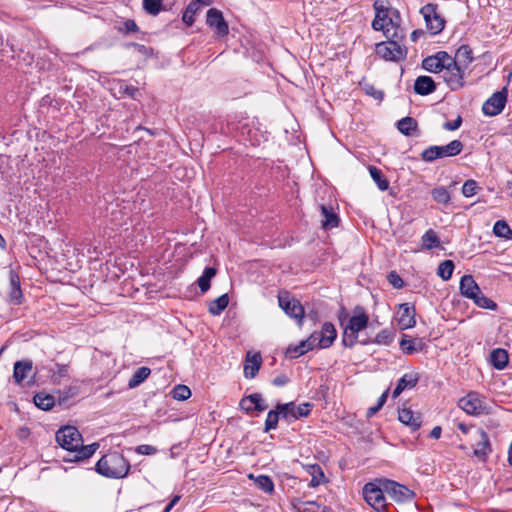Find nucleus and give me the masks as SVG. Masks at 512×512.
Returning a JSON list of instances; mask_svg holds the SVG:
<instances>
[{
  "label": "nucleus",
  "mask_w": 512,
  "mask_h": 512,
  "mask_svg": "<svg viewBox=\"0 0 512 512\" xmlns=\"http://www.w3.org/2000/svg\"><path fill=\"white\" fill-rule=\"evenodd\" d=\"M95 470L106 478L121 479L128 475L130 463L121 453L114 451L103 455L97 461Z\"/></svg>",
  "instance_id": "1"
},
{
  "label": "nucleus",
  "mask_w": 512,
  "mask_h": 512,
  "mask_svg": "<svg viewBox=\"0 0 512 512\" xmlns=\"http://www.w3.org/2000/svg\"><path fill=\"white\" fill-rule=\"evenodd\" d=\"M369 317L362 308H357L344 328L342 342L346 347H353L358 342V333L368 325Z\"/></svg>",
  "instance_id": "2"
},
{
  "label": "nucleus",
  "mask_w": 512,
  "mask_h": 512,
  "mask_svg": "<svg viewBox=\"0 0 512 512\" xmlns=\"http://www.w3.org/2000/svg\"><path fill=\"white\" fill-rule=\"evenodd\" d=\"M386 479H376L373 482L366 483L363 487V496L365 501L376 511L381 512L386 509L387 503L383 482Z\"/></svg>",
  "instance_id": "3"
},
{
  "label": "nucleus",
  "mask_w": 512,
  "mask_h": 512,
  "mask_svg": "<svg viewBox=\"0 0 512 512\" xmlns=\"http://www.w3.org/2000/svg\"><path fill=\"white\" fill-rule=\"evenodd\" d=\"M463 144L460 140H453L443 146H429L421 153V158L425 162H433L444 157H452L461 153Z\"/></svg>",
  "instance_id": "4"
},
{
  "label": "nucleus",
  "mask_w": 512,
  "mask_h": 512,
  "mask_svg": "<svg viewBox=\"0 0 512 512\" xmlns=\"http://www.w3.org/2000/svg\"><path fill=\"white\" fill-rule=\"evenodd\" d=\"M57 443L67 451H77L83 442L82 435L76 427L64 426L56 432Z\"/></svg>",
  "instance_id": "5"
},
{
  "label": "nucleus",
  "mask_w": 512,
  "mask_h": 512,
  "mask_svg": "<svg viewBox=\"0 0 512 512\" xmlns=\"http://www.w3.org/2000/svg\"><path fill=\"white\" fill-rule=\"evenodd\" d=\"M383 484V489L386 491V494L397 503H408L411 502L415 497L414 491L398 482L386 479Z\"/></svg>",
  "instance_id": "6"
},
{
  "label": "nucleus",
  "mask_w": 512,
  "mask_h": 512,
  "mask_svg": "<svg viewBox=\"0 0 512 512\" xmlns=\"http://www.w3.org/2000/svg\"><path fill=\"white\" fill-rule=\"evenodd\" d=\"M376 53L385 60L400 61L406 57L407 50L398 42L390 40L379 43L376 46Z\"/></svg>",
  "instance_id": "7"
},
{
  "label": "nucleus",
  "mask_w": 512,
  "mask_h": 512,
  "mask_svg": "<svg viewBox=\"0 0 512 512\" xmlns=\"http://www.w3.org/2000/svg\"><path fill=\"white\" fill-rule=\"evenodd\" d=\"M428 30L436 35L440 33L445 27L444 18L437 13V5L429 3L421 8Z\"/></svg>",
  "instance_id": "8"
},
{
  "label": "nucleus",
  "mask_w": 512,
  "mask_h": 512,
  "mask_svg": "<svg viewBox=\"0 0 512 512\" xmlns=\"http://www.w3.org/2000/svg\"><path fill=\"white\" fill-rule=\"evenodd\" d=\"M465 70L455 64L453 59L452 63H449V67L444 68L442 77L451 90L457 91L464 86Z\"/></svg>",
  "instance_id": "9"
},
{
  "label": "nucleus",
  "mask_w": 512,
  "mask_h": 512,
  "mask_svg": "<svg viewBox=\"0 0 512 512\" xmlns=\"http://www.w3.org/2000/svg\"><path fill=\"white\" fill-rule=\"evenodd\" d=\"M507 88L493 93L483 104L482 111L486 116H496L500 114L507 102Z\"/></svg>",
  "instance_id": "10"
},
{
  "label": "nucleus",
  "mask_w": 512,
  "mask_h": 512,
  "mask_svg": "<svg viewBox=\"0 0 512 512\" xmlns=\"http://www.w3.org/2000/svg\"><path fill=\"white\" fill-rule=\"evenodd\" d=\"M278 302L279 306L287 315L299 322L302 321L304 317V308L297 299L291 298L287 291L278 295Z\"/></svg>",
  "instance_id": "11"
},
{
  "label": "nucleus",
  "mask_w": 512,
  "mask_h": 512,
  "mask_svg": "<svg viewBox=\"0 0 512 512\" xmlns=\"http://www.w3.org/2000/svg\"><path fill=\"white\" fill-rule=\"evenodd\" d=\"M312 405L310 403H302L298 406L294 402L285 404H277V409L282 412V418L288 422L297 420L301 417H307L310 414Z\"/></svg>",
  "instance_id": "12"
},
{
  "label": "nucleus",
  "mask_w": 512,
  "mask_h": 512,
  "mask_svg": "<svg viewBox=\"0 0 512 512\" xmlns=\"http://www.w3.org/2000/svg\"><path fill=\"white\" fill-rule=\"evenodd\" d=\"M449 63H452V56L445 51H440L426 57L422 62V67L431 73H442L445 67H449Z\"/></svg>",
  "instance_id": "13"
},
{
  "label": "nucleus",
  "mask_w": 512,
  "mask_h": 512,
  "mask_svg": "<svg viewBox=\"0 0 512 512\" xmlns=\"http://www.w3.org/2000/svg\"><path fill=\"white\" fill-rule=\"evenodd\" d=\"M459 407L469 415H480L485 406L476 392H470L459 400Z\"/></svg>",
  "instance_id": "14"
},
{
  "label": "nucleus",
  "mask_w": 512,
  "mask_h": 512,
  "mask_svg": "<svg viewBox=\"0 0 512 512\" xmlns=\"http://www.w3.org/2000/svg\"><path fill=\"white\" fill-rule=\"evenodd\" d=\"M206 22L211 28L215 29L218 36L223 37L229 32L228 25L223 18L222 12L216 8H211L207 11Z\"/></svg>",
  "instance_id": "15"
},
{
  "label": "nucleus",
  "mask_w": 512,
  "mask_h": 512,
  "mask_svg": "<svg viewBox=\"0 0 512 512\" xmlns=\"http://www.w3.org/2000/svg\"><path fill=\"white\" fill-rule=\"evenodd\" d=\"M477 443L476 448L473 451L475 457L482 461H486L489 454L492 452L489 437L483 429H477Z\"/></svg>",
  "instance_id": "16"
},
{
  "label": "nucleus",
  "mask_w": 512,
  "mask_h": 512,
  "mask_svg": "<svg viewBox=\"0 0 512 512\" xmlns=\"http://www.w3.org/2000/svg\"><path fill=\"white\" fill-rule=\"evenodd\" d=\"M461 294L468 298L472 299L474 303L484 309L496 310L497 304L492 299L486 297L483 293V290H460Z\"/></svg>",
  "instance_id": "17"
},
{
  "label": "nucleus",
  "mask_w": 512,
  "mask_h": 512,
  "mask_svg": "<svg viewBox=\"0 0 512 512\" xmlns=\"http://www.w3.org/2000/svg\"><path fill=\"white\" fill-rule=\"evenodd\" d=\"M262 364V357L260 353H251L248 352L246 354L245 363H244V376L246 378L252 379L254 378Z\"/></svg>",
  "instance_id": "18"
},
{
  "label": "nucleus",
  "mask_w": 512,
  "mask_h": 512,
  "mask_svg": "<svg viewBox=\"0 0 512 512\" xmlns=\"http://www.w3.org/2000/svg\"><path fill=\"white\" fill-rule=\"evenodd\" d=\"M316 341V338L314 335H312L307 340L301 341L297 345H290L285 352V355L287 358L294 359L298 358L308 351L312 350L314 347V343Z\"/></svg>",
  "instance_id": "19"
},
{
  "label": "nucleus",
  "mask_w": 512,
  "mask_h": 512,
  "mask_svg": "<svg viewBox=\"0 0 512 512\" xmlns=\"http://www.w3.org/2000/svg\"><path fill=\"white\" fill-rule=\"evenodd\" d=\"M398 419L401 423L409 426L412 431L421 427L422 419L419 413L413 412L410 408H402L398 411Z\"/></svg>",
  "instance_id": "20"
},
{
  "label": "nucleus",
  "mask_w": 512,
  "mask_h": 512,
  "mask_svg": "<svg viewBox=\"0 0 512 512\" xmlns=\"http://www.w3.org/2000/svg\"><path fill=\"white\" fill-rule=\"evenodd\" d=\"M419 381L418 373H406L397 382L392 392V397L397 398L404 390L414 388Z\"/></svg>",
  "instance_id": "21"
},
{
  "label": "nucleus",
  "mask_w": 512,
  "mask_h": 512,
  "mask_svg": "<svg viewBox=\"0 0 512 512\" xmlns=\"http://www.w3.org/2000/svg\"><path fill=\"white\" fill-rule=\"evenodd\" d=\"M391 26L393 28L392 19L388 16L387 10H377V14L372 22V27L374 30L383 31L386 35H388Z\"/></svg>",
  "instance_id": "22"
},
{
  "label": "nucleus",
  "mask_w": 512,
  "mask_h": 512,
  "mask_svg": "<svg viewBox=\"0 0 512 512\" xmlns=\"http://www.w3.org/2000/svg\"><path fill=\"white\" fill-rule=\"evenodd\" d=\"M400 317L398 319L401 329H408L415 325V311L413 307H410L408 303L400 305Z\"/></svg>",
  "instance_id": "23"
},
{
  "label": "nucleus",
  "mask_w": 512,
  "mask_h": 512,
  "mask_svg": "<svg viewBox=\"0 0 512 512\" xmlns=\"http://www.w3.org/2000/svg\"><path fill=\"white\" fill-rule=\"evenodd\" d=\"M400 348L405 354L411 355L422 351L424 348V343L421 339L408 338V336L404 334L400 341Z\"/></svg>",
  "instance_id": "24"
},
{
  "label": "nucleus",
  "mask_w": 512,
  "mask_h": 512,
  "mask_svg": "<svg viewBox=\"0 0 512 512\" xmlns=\"http://www.w3.org/2000/svg\"><path fill=\"white\" fill-rule=\"evenodd\" d=\"M436 85L429 76H419L414 83V91L419 95H428L435 91Z\"/></svg>",
  "instance_id": "25"
},
{
  "label": "nucleus",
  "mask_w": 512,
  "mask_h": 512,
  "mask_svg": "<svg viewBox=\"0 0 512 512\" xmlns=\"http://www.w3.org/2000/svg\"><path fill=\"white\" fill-rule=\"evenodd\" d=\"M336 330L332 323L326 322L322 326L320 337H315L319 340V344L322 348L329 347L336 338Z\"/></svg>",
  "instance_id": "26"
},
{
  "label": "nucleus",
  "mask_w": 512,
  "mask_h": 512,
  "mask_svg": "<svg viewBox=\"0 0 512 512\" xmlns=\"http://www.w3.org/2000/svg\"><path fill=\"white\" fill-rule=\"evenodd\" d=\"M455 64L467 69L468 65L473 61L472 50L468 45H461L453 57Z\"/></svg>",
  "instance_id": "27"
},
{
  "label": "nucleus",
  "mask_w": 512,
  "mask_h": 512,
  "mask_svg": "<svg viewBox=\"0 0 512 512\" xmlns=\"http://www.w3.org/2000/svg\"><path fill=\"white\" fill-rule=\"evenodd\" d=\"M490 361L494 368L504 369L509 361L507 351L500 348L494 349L490 354Z\"/></svg>",
  "instance_id": "28"
},
{
  "label": "nucleus",
  "mask_w": 512,
  "mask_h": 512,
  "mask_svg": "<svg viewBox=\"0 0 512 512\" xmlns=\"http://www.w3.org/2000/svg\"><path fill=\"white\" fill-rule=\"evenodd\" d=\"M32 370V362L30 360L17 361L14 364L13 377L17 383H21L27 374Z\"/></svg>",
  "instance_id": "29"
},
{
  "label": "nucleus",
  "mask_w": 512,
  "mask_h": 512,
  "mask_svg": "<svg viewBox=\"0 0 512 512\" xmlns=\"http://www.w3.org/2000/svg\"><path fill=\"white\" fill-rule=\"evenodd\" d=\"M229 301L230 299L228 294H223L220 297L211 300L208 304L209 313L212 314L213 316L220 315L228 306Z\"/></svg>",
  "instance_id": "30"
},
{
  "label": "nucleus",
  "mask_w": 512,
  "mask_h": 512,
  "mask_svg": "<svg viewBox=\"0 0 512 512\" xmlns=\"http://www.w3.org/2000/svg\"><path fill=\"white\" fill-rule=\"evenodd\" d=\"M397 128L402 134L411 136L417 130V121L412 117H404L397 122Z\"/></svg>",
  "instance_id": "31"
},
{
  "label": "nucleus",
  "mask_w": 512,
  "mask_h": 512,
  "mask_svg": "<svg viewBox=\"0 0 512 512\" xmlns=\"http://www.w3.org/2000/svg\"><path fill=\"white\" fill-rule=\"evenodd\" d=\"M321 213L323 216L322 226L325 229H331L338 225L339 218L333 212L332 209L327 208L326 206H321Z\"/></svg>",
  "instance_id": "32"
},
{
  "label": "nucleus",
  "mask_w": 512,
  "mask_h": 512,
  "mask_svg": "<svg viewBox=\"0 0 512 512\" xmlns=\"http://www.w3.org/2000/svg\"><path fill=\"white\" fill-rule=\"evenodd\" d=\"M297 512H326V507L315 501H298L294 504Z\"/></svg>",
  "instance_id": "33"
},
{
  "label": "nucleus",
  "mask_w": 512,
  "mask_h": 512,
  "mask_svg": "<svg viewBox=\"0 0 512 512\" xmlns=\"http://www.w3.org/2000/svg\"><path fill=\"white\" fill-rule=\"evenodd\" d=\"M150 373L151 370L148 367L143 366L138 368L130 378L128 382V387L132 389L139 386L149 377Z\"/></svg>",
  "instance_id": "34"
},
{
  "label": "nucleus",
  "mask_w": 512,
  "mask_h": 512,
  "mask_svg": "<svg viewBox=\"0 0 512 512\" xmlns=\"http://www.w3.org/2000/svg\"><path fill=\"white\" fill-rule=\"evenodd\" d=\"M34 404L42 409V410H50L54 404H55V399H54V396L50 395V394H45V393H37L34 398Z\"/></svg>",
  "instance_id": "35"
},
{
  "label": "nucleus",
  "mask_w": 512,
  "mask_h": 512,
  "mask_svg": "<svg viewBox=\"0 0 512 512\" xmlns=\"http://www.w3.org/2000/svg\"><path fill=\"white\" fill-rule=\"evenodd\" d=\"M422 247L426 250L437 248L440 245L437 233L433 229H429L421 238Z\"/></svg>",
  "instance_id": "36"
},
{
  "label": "nucleus",
  "mask_w": 512,
  "mask_h": 512,
  "mask_svg": "<svg viewBox=\"0 0 512 512\" xmlns=\"http://www.w3.org/2000/svg\"><path fill=\"white\" fill-rule=\"evenodd\" d=\"M245 403L253 404L254 410L258 412H262L267 409V405L265 404L262 395L260 393H253L248 396L242 398V405Z\"/></svg>",
  "instance_id": "37"
},
{
  "label": "nucleus",
  "mask_w": 512,
  "mask_h": 512,
  "mask_svg": "<svg viewBox=\"0 0 512 512\" xmlns=\"http://www.w3.org/2000/svg\"><path fill=\"white\" fill-rule=\"evenodd\" d=\"M369 173H370V176L372 177V179L374 180V182L376 183V185L378 186V188L381 190V191H385L388 189L389 187V182L388 180L383 176L382 172L380 169H378L377 167L375 166H369Z\"/></svg>",
  "instance_id": "38"
},
{
  "label": "nucleus",
  "mask_w": 512,
  "mask_h": 512,
  "mask_svg": "<svg viewBox=\"0 0 512 512\" xmlns=\"http://www.w3.org/2000/svg\"><path fill=\"white\" fill-rule=\"evenodd\" d=\"M280 417H282L280 409L276 408L275 410H270L265 420L264 431L269 432L270 430L276 429Z\"/></svg>",
  "instance_id": "39"
},
{
  "label": "nucleus",
  "mask_w": 512,
  "mask_h": 512,
  "mask_svg": "<svg viewBox=\"0 0 512 512\" xmlns=\"http://www.w3.org/2000/svg\"><path fill=\"white\" fill-rule=\"evenodd\" d=\"M493 233L497 237L509 239L512 235V229H510L509 225L505 220H498L495 222L493 226Z\"/></svg>",
  "instance_id": "40"
},
{
  "label": "nucleus",
  "mask_w": 512,
  "mask_h": 512,
  "mask_svg": "<svg viewBox=\"0 0 512 512\" xmlns=\"http://www.w3.org/2000/svg\"><path fill=\"white\" fill-rule=\"evenodd\" d=\"M98 448H99L98 443H93V444H90L87 446H84L82 443L81 446L79 448H77V451H75L76 452L75 458H76V460L87 459V458L91 457Z\"/></svg>",
  "instance_id": "41"
},
{
  "label": "nucleus",
  "mask_w": 512,
  "mask_h": 512,
  "mask_svg": "<svg viewBox=\"0 0 512 512\" xmlns=\"http://www.w3.org/2000/svg\"><path fill=\"white\" fill-rule=\"evenodd\" d=\"M255 484L259 489L266 493H272L274 491V483L269 476L260 475L256 477Z\"/></svg>",
  "instance_id": "42"
},
{
  "label": "nucleus",
  "mask_w": 512,
  "mask_h": 512,
  "mask_svg": "<svg viewBox=\"0 0 512 512\" xmlns=\"http://www.w3.org/2000/svg\"><path fill=\"white\" fill-rule=\"evenodd\" d=\"M200 6L197 2H191L183 13L182 20L188 26L194 23V16L199 10Z\"/></svg>",
  "instance_id": "43"
},
{
  "label": "nucleus",
  "mask_w": 512,
  "mask_h": 512,
  "mask_svg": "<svg viewBox=\"0 0 512 512\" xmlns=\"http://www.w3.org/2000/svg\"><path fill=\"white\" fill-rule=\"evenodd\" d=\"M454 270V263L451 260L441 262L437 269V275L442 279L447 280L451 277Z\"/></svg>",
  "instance_id": "44"
},
{
  "label": "nucleus",
  "mask_w": 512,
  "mask_h": 512,
  "mask_svg": "<svg viewBox=\"0 0 512 512\" xmlns=\"http://www.w3.org/2000/svg\"><path fill=\"white\" fill-rule=\"evenodd\" d=\"M215 275L216 269L213 267H207L197 280L199 288H210V281Z\"/></svg>",
  "instance_id": "45"
},
{
  "label": "nucleus",
  "mask_w": 512,
  "mask_h": 512,
  "mask_svg": "<svg viewBox=\"0 0 512 512\" xmlns=\"http://www.w3.org/2000/svg\"><path fill=\"white\" fill-rule=\"evenodd\" d=\"M432 198L441 204H447L450 201V193L445 187L434 188L431 192Z\"/></svg>",
  "instance_id": "46"
},
{
  "label": "nucleus",
  "mask_w": 512,
  "mask_h": 512,
  "mask_svg": "<svg viewBox=\"0 0 512 512\" xmlns=\"http://www.w3.org/2000/svg\"><path fill=\"white\" fill-rule=\"evenodd\" d=\"M172 397L175 400L183 401L191 396V390L186 385H176L172 390Z\"/></svg>",
  "instance_id": "47"
},
{
  "label": "nucleus",
  "mask_w": 512,
  "mask_h": 512,
  "mask_svg": "<svg viewBox=\"0 0 512 512\" xmlns=\"http://www.w3.org/2000/svg\"><path fill=\"white\" fill-rule=\"evenodd\" d=\"M311 475H312V478H311L309 486L313 487V488L319 486L325 478V475L319 465L312 466Z\"/></svg>",
  "instance_id": "48"
},
{
  "label": "nucleus",
  "mask_w": 512,
  "mask_h": 512,
  "mask_svg": "<svg viewBox=\"0 0 512 512\" xmlns=\"http://www.w3.org/2000/svg\"><path fill=\"white\" fill-rule=\"evenodd\" d=\"M162 0H143L144 10L151 14L157 15L161 11Z\"/></svg>",
  "instance_id": "49"
},
{
  "label": "nucleus",
  "mask_w": 512,
  "mask_h": 512,
  "mask_svg": "<svg viewBox=\"0 0 512 512\" xmlns=\"http://www.w3.org/2000/svg\"><path fill=\"white\" fill-rule=\"evenodd\" d=\"M393 341V333L390 330L384 329L380 331L375 339L373 340L374 343L380 344V345H390Z\"/></svg>",
  "instance_id": "50"
},
{
  "label": "nucleus",
  "mask_w": 512,
  "mask_h": 512,
  "mask_svg": "<svg viewBox=\"0 0 512 512\" xmlns=\"http://www.w3.org/2000/svg\"><path fill=\"white\" fill-rule=\"evenodd\" d=\"M478 190V185H477V182L475 180H467L464 182L463 184V187H462V194L465 196V197H472L473 195L476 194Z\"/></svg>",
  "instance_id": "51"
},
{
  "label": "nucleus",
  "mask_w": 512,
  "mask_h": 512,
  "mask_svg": "<svg viewBox=\"0 0 512 512\" xmlns=\"http://www.w3.org/2000/svg\"><path fill=\"white\" fill-rule=\"evenodd\" d=\"M387 397H388V390H386L385 392L382 393V395L378 398V402L375 406L368 408L367 417L374 416L385 404Z\"/></svg>",
  "instance_id": "52"
},
{
  "label": "nucleus",
  "mask_w": 512,
  "mask_h": 512,
  "mask_svg": "<svg viewBox=\"0 0 512 512\" xmlns=\"http://www.w3.org/2000/svg\"><path fill=\"white\" fill-rule=\"evenodd\" d=\"M459 288H479L477 283L475 282L473 276L464 275L462 276L459 284Z\"/></svg>",
  "instance_id": "53"
},
{
  "label": "nucleus",
  "mask_w": 512,
  "mask_h": 512,
  "mask_svg": "<svg viewBox=\"0 0 512 512\" xmlns=\"http://www.w3.org/2000/svg\"><path fill=\"white\" fill-rule=\"evenodd\" d=\"M8 298L9 301L14 305L21 304L24 298L23 290H10Z\"/></svg>",
  "instance_id": "54"
},
{
  "label": "nucleus",
  "mask_w": 512,
  "mask_h": 512,
  "mask_svg": "<svg viewBox=\"0 0 512 512\" xmlns=\"http://www.w3.org/2000/svg\"><path fill=\"white\" fill-rule=\"evenodd\" d=\"M388 282L394 287V288H401L403 286V280L402 278L394 271L390 272L387 276Z\"/></svg>",
  "instance_id": "55"
},
{
  "label": "nucleus",
  "mask_w": 512,
  "mask_h": 512,
  "mask_svg": "<svg viewBox=\"0 0 512 512\" xmlns=\"http://www.w3.org/2000/svg\"><path fill=\"white\" fill-rule=\"evenodd\" d=\"M136 452L141 455H153L157 449L152 445L143 444L136 447Z\"/></svg>",
  "instance_id": "56"
},
{
  "label": "nucleus",
  "mask_w": 512,
  "mask_h": 512,
  "mask_svg": "<svg viewBox=\"0 0 512 512\" xmlns=\"http://www.w3.org/2000/svg\"><path fill=\"white\" fill-rule=\"evenodd\" d=\"M462 124V117L460 115L454 121H447L443 124V128L448 131L457 130Z\"/></svg>",
  "instance_id": "57"
},
{
  "label": "nucleus",
  "mask_w": 512,
  "mask_h": 512,
  "mask_svg": "<svg viewBox=\"0 0 512 512\" xmlns=\"http://www.w3.org/2000/svg\"><path fill=\"white\" fill-rule=\"evenodd\" d=\"M8 275L11 288H20L19 276L13 270H9Z\"/></svg>",
  "instance_id": "58"
},
{
  "label": "nucleus",
  "mask_w": 512,
  "mask_h": 512,
  "mask_svg": "<svg viewBox=\"0 0 512 512\" xmlns=\"http://www.w3.org/2000/svg\"><path fill=\"white\" fill-rule=\"evenodd\" d=\"M289 382V378L285 375V374H281V375H278L276 376L272 383L275 385V386H278V387H281V386H284L286 385L287 383Z\"/></svg>",
  "instance_id": "59"
},
{
  "label": "nucleus",
  "mask_w": 512,
  "mask_h": 512,
  "mask_svg": "<svg viewBox=\"0 0 512 512\" xmlns=\"http://www.w3.org/2000/svg\"><path fill=\"white\" fill-rule=\"evenodd\" d=\"M121 89H123V91L133 99H135L137 94L139 93L138 88L134 86L125 85V87L121 86Z\"/></svg>",
  "instance_id": "60"
},
{
  "label": "nucleus",
  "mask_w": 512,
  "mask_h": 512,
  "mask_svg": "<svg viewBox=\"0 0 512 512\" xmlns=\"http://www.w3.org/2000/svg\"><path fill=\"white\" fill-rule=\"evenodd\" d=\"M124 26L127 33L138 31V26L133 20H127Z\"/></svg>",
  "instance_id": "61"
},
{
  "label": "nucleus",
  "mask_w": 512,
  "mask_h": 512,
  "mask_svg": "<svg viewBox=\"0 0 512 512\" xmlns=\"http://www.w3.org/2000/svg\"><path fill=\"white\" fill-rule=\"evenodd\" d=\"M180 498V495H175L162 512H170L172 508L179 502Z\"/></svg>",
  "instance_id": "62"
},
{
  "label": "nucleus",
  "mask_w": 512,
  "mask_h": 512,
  "mask_svg": "<svg viewBox=\"0 0 512 512\" xmlns=\"http://www.w3.org/2000/svg\"><path fill=\"white\" fill-rule=\"evenodd\" d=\"M441 433H442V428L440 426H435L430 432V437H432L434 439H438V438H440Z\"/></svg>",
  "instance_id": "63"
},
{
  "label": "nucleus",
  "mask_w": 512,
  "mask_h": 512,
  "mask_svg": "<svg viewBox=\"0 0 512 512\" xmlns=\"http://www.w3.org/2000/svg\"><path fill=\"white\" fill-rule=\"evenodd\" d=\"M240 405V408L246 412V413H251L252 411H254V406L253 404H249V403H245L244 405H242V400L240 401L239 403Z\"/></svg>",
  "instance_id": "64"
}]
</instances>
